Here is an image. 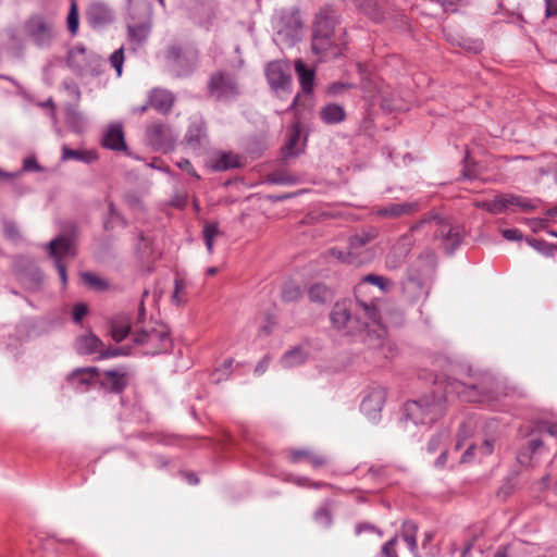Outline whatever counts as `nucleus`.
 Returning a JSON list of instances; mask_svg holds the SVG:
<instances>
[{"mask_svg":"<svg viewBox=\"0 0 557 557\" xmlns=\"http://www.w3.org/2000/svg\"><path fill=\"white\" fill-rule=\"evenodd\" d=\"M288 459L293 463L307 460L314 469L323 467L327 463V458L325 456L315 454L309 449H290L288 451Z\"/></svg>","mask_w":557,"mask_h":557,"instance_id":"25","label":"nucleus"},{"mask_svg":"<svg viewBox=\"0 0 557 557\" xmlns=\"http://www.w3.org/2000/svg\"><path fill=\"white\" fill-rule=\"evenodd\" d=\"M176 136L172 129L162 123H153L147 127L146 140L148 145L157 150H165L173 146Z\"/></svg>","mask_w":557,"mask_h":557,"instance_id":"13","label":"nucleus"},{"mask_svg":"<svg viewBox=\"0 0 557 557\" xmlns=\"http://www.w3.org/2000/svg\"><path fill=\"white\" fill-rule=\"evenodd\" d=\"M494 442L490 440H485L480 446L470 445L463 455L461 456V462H470L476 454L481 456H487L493 453Z\"/></svg>","mask_w":557,"mask_h":557,"instance_id":"37","label":"nucleus"},{"mask_svg":"<svg viewBox=\"0 0 557 557\" xmlns=\"http://www.w3.org/2000/svg\"><path fill=\"white\" fill-rule=\"evenodd\" d=\"M233 364V359H226L222 367L220 369H218L214 373V376H216L215 381L219 382L221 381L222 379L224 377H227L230 375V372H231V367Z\"/></svg>","mask_w":557,"mask_h":557,"instance_id":"57","label":"nucleus"},{"mask_svg":"<svg viewBox=\"0 0 557 557\" xmlns=\"http://www.w3.org/2000/svg\"><path fill=\"white\" fill-rule=\"evenodd\" d=\"M367 284L375 285L383 292H388L393 287V282L391 280L376 274H368L356 287V296H359Z\"/></svg>","mask_w":557,"mask_h":557,"instance_id":"36","label":"nucleus"},{"mask_svg":"<svg viewBox=\"0 0 557 557\" xmlns=\"http://www.w3.org/2000/svg\"><path fill=\"white\" fill-rule=\"evenodd\" d=\"M379 310L373 301H337L330 313L332 326L343 335L354 336L366 331L362 342L369 351V360L377 366L393 359L397 349L387 338L386 330L377 323Z\"/></svg>","mask_w":557,"mask_h":557,"instance_id":"1","label":"nucleus"},{"mask_svg":"<svg viewBox=\"0 0 557 557\" xmlns=\"http://www.w3.org/2000/svg\"><path fill=\"white\" fill-rule=\"evenodd\" d=\"M412 233L410 230L393 245L385 258V264L388 269H398L405 262L413 245Z\"/></svg>","mask_w":557,"mask_h":557,"instance_id":"15","label":"nucleus"},{"mask_svg":"<svg viewBox=\"0 0 557 557\" xmlns=\"http://www.w3.org/2000/svg\"><path fill=\"white\" fill-rule=\"evenodd\" d=\"M133 342L141 348L144 355L154 356L168 352L172 348V341L163 327L136 330Z\"/></svg>","mask_w":557,"mask_h":557,"instance_id":"9","label":"nucleus"},{"mask_svg":"<svg viewBox=\"0 0 557 557\" xmlns=\"http://www.w3.org/2000/svg\"><path fill=\"white\" fill-rule=\"evenodd\" d=\"M238 166H240V161L232 152H222L212 160V169L215 171H227Z\"/></svg>","mask_w":557,"mask_h":557,"instance_id":"35","label":"nucleus"},{"mask_svg":"<svg viewBox=\"0 0 557 557\" xmlns=\"http://www.w3.org/2000/svg\"><path fill=\"white\" fill-rule=\"evenodd\" d=\"M398 543V534H395L391 540L385 542L380 552V557H398L396 545Z\"/></svg>","mask_w":557,"mask_h":557,"instance_id":"46","label":"nucleus"},{"mask_svg":"<svg viewBox=\"0 0 557 557\" xmlns=\"http://www.w3.org/2000/svg\"><path fill=\"white\" fill-rule=\"evenodd\" d=\"M54 265L58 270L60 280L62 281L63 284H65L67 281L65 265L60 260L54 261Z\"/></svg>","mask_w":557,"mask_h":557,"instance_id":"62","label":"nucleus"},{"mask_svg":"<svg viewBox=\"0 0 557 557\" xmlns=\"http://www.w3.org/2000/svg\"><path fill=\"white\" fill-rule=\"evenodd\" d=\"M445 393L470 403L493 400L497 398L496 380L490 372L469 369L461 379L449 380Z\"/></svg>","mask_w":557,"mask_h":557,"instance_id":"2","label":"nucleus"},{"mask_svg":"<svg viewBox=\"0 0 557 557\" xmlns=\"http://www.w3.org/2000/svg\"><path fill=\"white\" fill-rule=\"evenodd\" d=\"M418 525L412 520H406L403 522L399 534L401 539L407 543L413 557H420L417 543Z\"/></svg>","mask_w":557,"mask_h":557,"instance_id":"28","label":"nucleus"},{"mask_svg":"<svg viewBox=\"0 0 557 557\" xmlns=\"http://www.w3.org/2000/svg\"><path fill=\"white\" fill-rule=\"evenodd\" d=\"M67 64L78 75H94L98 73L99 58L77 45L69 51Z\"/></svg>","mask_w":557,"mask_h":557,"instance_id":"11","label":"nucleus"},{"mask_svg":"<svg viewBox=\"0 0 557 557\" xmlns=\"http://www.w3.org/2000/svg\"><path fill=\"white\" fill-rule=\"evenodd\" d=\"M75 347L79 355H94L99 354L103 343L94 333H87L77 337Z\"/></svg>","mask_w":557,"mask_h":557,"instance_id":"26","label":"nucleus"},{"mask_svg":"<svg viewBox=\"0 0 557 557\" xmlns=\"http://www.w3.org/2000/svg\"><path fill=\"white\" fill-rule=\"evenodd\" d=\"M274 28L280 42L293 46L301 37L302 23L297 12H290L274 21Z\"/></svg>","mask_w":557,"mask_h":557,"instance_id":"12","label":"nucleus"},{"mask_svg":"<svg viewBox=\"0 0 557 557\" xmlns=\"http://www.w3.org/2000/svg\"><path fill=\"white\" fill-rule=\"evenodd\" d=\"M536 432L542 437L550 436L557 440V424L550 422H541L536 426Z\"/></svg>","mask_w":557,"mask_h":557,"instance_id":"50","label":"nucleus"},{"mask_svg":"<svg viewBox=\"0 0 557 557\" xmlns=\"http://www.w3.org/2000/svg\"><path fill=\"white\" fill-rule=\"evenodd\" d=\"M199 51L191 46L172 45L165 52V61L177 77L189 75L197 66Z\"/></svg>","mask_w":557,"mask_h":557,"instance_id":"7","label":"nucleus"},{"mask_svg":"<svg viewBox=\"0 0 557 557\" xmlns=\"http://www.w3.org/2000/svg\"><path fill=\"white\" fill-rule=\"evenodd\" d=\"M299 140H300V132H299L298 126H295L290 131L287 141L284 147V153L286 157H294L299 153V150L297 148Z\"/></svg>","mask_w":557,"mask_h":557,"instance_id":"40","label":"nucleus"},{"mask_svg":"<svg viewBox=\"0 0 557 557\" xmlns=\"http://www.w3.org/2000/svg\"><path fill=\"white\" fill-rule=\"evenodd\" d=\"M184 143L194 152L199 151L207 144V128L202 121L193 122L184 137Z\"/></svg>","mask_w":557,"mask_h":557,"instance_id":"17","label":"nucleus"},{"mask_svg":"<svg viewBox=\"0 0 557 557\" xmlns=\"http://www.w3.org/2000/svg\"><path fill=\"white\" fill-rule=\"evenodd\" d=\"M150 22H143L140 24H127V38L133 50L141 47L147 41L150 35Z\"/></svg>","mask_w":557,"mask_h":557,"instance_id":"24","label":"nucleus"},{"mask_svg":"<svg viewBox=\"0 0 557 557\" xmlns=\"http://www.w3.org/2000/svg\"><path fill=\"white\" fill-rule=\"evenodd\" d=\"M267 82L276 97L285 98L292 92L293 76L288 61L274 60L264 69Z\"/></svg>","mask_w":557,"mask_h":557,"instance_id":"8","label":"nucleus"},{"mask_svg":"<svg viewBox=\"0 0 557 557\" xmlns=\"http://www.w3.org/2000/svg\"><path fill=\"white\" fill-rule=\"evenodd\" d=\"M41 171H42V168L37 162L36 158L35 157H28V158H26L24 160L23 168H22V170L20 172L22 174L23 172H41Z\"/></svg>","mask_w":557,"mask_h":557,"instance_id":"56","label":"nucleus"},{"mask_svg":"<svg viewBox=\"0 0 557 557\" xmlns=\"http://www.w3.org/2000/svg\"><path fill=\"white\" fill-rule=\"evenodd\" d=\"M109 60H110L111 66L115 70L116 75L120 77L122 75L123 63H124V49H123V47L116 49L110 55Z\"/></svg>","mask_w":557,"mask_h":557,"instance_id":"47","label":"nucleus"},{"mask_svg":"<svg viewBox=\"0 0 557 557\" xmlns=\"http://www.w3.org/2000/svg\"><path fill=\"white\" fill-rule=\"evenodd\" d=\"M102 146L117 151L126 149L122 124L113 123L107 128L102 137Z\"/></svg>","mask_w":557,"mask_h":557,"instance_id":"20","label":"nucleus"},{"mask_svg":"<svg viewBox=\"0 0 557 557\" xmlns=\"http://www.w3.org/2000/svg\"><path fill=\"white\" fill-rule=\"evenodd\" d=\"M377 236V232L375 228H369V230H362L361 232L352 235L349 238V246L347 256L351 257L355 256L357 259L360 258V250L366 247L368 244H370L372 240H374ZM364 261L368 260V257L363 258Z\"/></svg>","mask_w":557,"mask_h":557,"instance_id":"19","label":"nucleus"},{"mask_svg":"<svg viewBox=\"0 0 557 557\" xmlns=\"http://www.w3.org/2000/svg\"><path fill=\"white\" fill-rule=\"evenodd\" d=\"M101 384L111 392L121 393L127 385L125 369L120 368L106 371Z\"/></svg>","mask_w":557,"mask_h":557,"instance_id":"22","label":"nucleus"},{"mask_svg":"<svg viewBox=\"0 0 557 557\" xmlns=\"http://www.w3.org/2000/svg\"><path fill=\"white\" fill-rule=\"evenodd\" d=\"M544 437L540 435V437H532L529 441V448L532 453L536 451L543 444H544Z\"/></svg>","mask_w":557,"mask_h":557,"instance_id":"63","label":"nucleus"},{"mask_svg":"<svg viewBox=\"0 0 557 557\" xmlns=\"http://www.w3.org/2000/svg\"><path fill=\"white\" fill-rule=\"evenodd\" d=\"M417 209V203L405 202V203H392L377 211L380 216L398 218L400 215L410 214Z\"/></svg>","mask_w":557,"mask_h":557,"instance_id":"33","label":"nucleus"},{"mask_svg":"<svg viewBox=\"0 0 557 557\" xmlns=\"http://www.w3.org/2000/svg\"><path fill=\"white\" fill-rule=\"evenodd\" d=\"M268 367H269V359H268V357H264V358H262V359L258 362V364L256 366V368H255V373H256V374H258V375H260V374H262V373H264V372H265V370L268 369Z\"/></svg>","mask_w":557,"mask_h":557,"instance_id":"64","label":"nucleus"},{"mask_svg":"<svg viewBox=\"0 0 557 557\" xmlns=\"http://www.w3.org/2000/svg\"><path fill=\"white\" fill-rule=\"evenodd\" d=\"M209 96L218 101L236 98L240 90L237 78L228 72L219 71L211 74L208 81Z\"/></svg>","mask_w":557,"mask_h":557,"instance_id":"10","label":"nucleus"},{"mask_svg":"<svg viewBox=\"0 0 557 557\" xmlns=\"http://www.w3.org/2000/svg\"><path fill=\"white\" fill-rule=\"evenodd\" d=\"M475 206L493 214L503 213L508 209L507 194L497 195L491 200L479 201Z\"/></svg>","mask_w":557,"mask_h":557,"instance_id":"32","label":"nucleus"},{"mask_svg":"<svg viewBox=\"0 0 557 557\" xmlns=\"http://www.w3.org/2000/svg\"><path fill=\"white\" fill-rule=\"evenodd\" d=\"M360 8L366 14H368L374 21H381L383 14L379 11L376 2L374 0H361Z\"/></svg>","mask_w":557,"mask_h":557,"instance_id":"45","label":"nucleus"},{"mask_svg":"<svg viewBox=\"0 0 557 557\" xmlns=\"http://www.w3.org/2000/svg\"><path fill=\"white\" fill-rule=\"evenodd\" d=\"M129 351L127 349H125L124 347H121V348H112V347H109V348H104L101 347V350L99 351V356H98V359H108V358H113V357H117V356H121V355H128Z\"/></svg>","mask_w":557,"mask_h":557,"instance_id":"54","label":"nucleus"},{"mask_svg":"<svg viewBox=\"0 0 557 557\" xmlns=\"http://www.w3.org/2000/svg\"><path fill=\"white\" fill-rule=\"evenodd\" d=\"M67 29L72 36H75L78 32L79 26V15L76 2L71 3V8L66 18Z\"/></svg>","mask_w":557,"mask_h":557,"instance_id":"41","label":"nucleus"},{"mask_svg":"<svg viewBox=\"0 0 557 557\" xmlns=\"http://www.w3.org/2000/svg\"><path fill=\"white\" fill-rule=\"evenodd\" d=\"M404 293L409 297L410 300L416 301L423 296L428 295L423 283L413 276H409L403 285Z\"/></svg>","mask_w":557,"mask_h":557,"instance_id":"34","label":"nucleus"},{"mask_svg":"<svg viewBox=\"0 0 557 557\" xmlns=\"http://www.w3.org/2000/svg\"><path fill=\"white\" fill-rule=\"evenodd\" d=\"M429 225L434 228L435 237H441L443 246L448 253L459 246L461 242V233L458 227L451 225L450 221L445 218H441L438 214L430 212L425 214L417 224L411 226V232Z\"/></svg>","mask_w":557,"mask_h":557,"instance_id":"6","label":"nucleus"},{"mask_svg":"<svg viewBox=\"0 0 557 557\" xmlns=\"http://www.w3.org/2000/svg\"><path fill=\"white\" fill-rule=\"evenodd\" d=\"M295 71L298 75L299 84L305 94H310L314 82V71L308 67L301 60L295 61Z\"/></svg>","mask_w":557,"mask_h":557,"instance_id":"30","label":"nucleus"},{"mask_svg":"<svg viewBox=\"0 0 557 557\" xmlns=\"http://www.w3.org/2000/svg\"><path fill=\"white\" fill-rule=\"evenodd\" d=\"M314 520L319 524L327 528L332 524V515L326 507H320L314 513Z\"/></svg>","mask_w":557,"mask_h":557,"instance_id":"52","label":"nucleus"},{"mask_svg":"<svg viewBox=\"0 0 557 557\" xmlns=\"http://www.w3.org/2000/svg\"><path fill=\"white\" fill-rule=\"evenodd\" d=\"M184 288H185L184 282L181 278H176L175 283H174V292L172 295V301L177 306L183 305L186 301V298L183 294Z\"/></svg>","mask_w":557,"mask_h":557,"instance_id":"51","label":"nucleus"},{"mask_svg":"<svg viewBox=\"0 0 557 557\" xmlns=\"http://www.w3.org/2000/svg\"><path fill=\"white\" fill-rule=\"evenodd\" d=\"M87 20L92 27H101L113 21V13L108 5L96 2L88 8Z\"/></svg>","mask_w":557,"mask_h":557,"instance_id":"21","label":"nucleus"},{"mask_svg":"<svg viewBox=\"0 0 557 557\" xmlns=\"http://www.w3.org/2000/svg\"><path fill=\"white\" fill-rule=\"evenodd\" d=\"M218 223H206L202 228V237L209 253L213 251L214 239L220 236Z\"/></svg>","mask_w":557,"mask_h":557,"instance_id":"39","label":"nucleus"},{"mask_svg":"<svg viewBox=\"0 0 557 557\" xmlns=\"http://www.w3.org/2000/svg\"><path fill=\"white\" fill-rule=\"evenodd\" d=\"M508 198V208L509 207H517L520 211L523 212H530L537 208V200L530 199L527 197L513 195V194H507Z\"/></svg>","mask_w":557,"mask_h":557,"instance_id":"38","label":"nucleus"},{"mask_svg":"<svg viewBox=\"0 0 557 557\" xmlns=\"http://www.w3.org/2000/svg\"><path fill=\"white\" fill-rule=\"evenodd\" d=\"M545 1V16L552 17L557 15V0H544Z\"/></svg>","mask_w":557,"mask_h":557,"instance_id":"60","label":"nucleus"},{"mask_svg":"<svg viewBox=\"0 0 557 557\" xmlns=\"http://www.w3.org/2000/svg\"><path fill=\"white\" fill-rule=\"evenodd\" d=\"M87 311L88 309L85 304H76L73 308V320L77 323L81 322Z\"/></svg>","mask_w":557,"mask_h":557,"instance_id":"58","label":"nucleus"},{"mask_svg":"<svg viewBox=\"0 0 557 557\" xmlns=\"http://www.w3.org/2000/svg\"><path fill=\"white\" fill-rule=\"evenodd\" d=\"M174 95L165 89L154 88L149 95V104L160 113H168L174 103Z\"/></svg>","mask_w":557,"mask_h":557,"instance_id":"23","label":"nucleus"},{"mask_svg":"<svg viewBox=\"0 0 557 557\" xmlns=\"http://www.w3.org/2000/svg\"><path fill=\"white\" fill-rule=\"evenodd\" d=\"M99 379V370L95 367L81 368L69 374L67 381L78 391H86Z\"/></svg>","mask_w":557,"mask_h":557,"instance_id":"18","label":"nucleus"},{"mask_svg":"<svg viewBox=\"0 0 557 557\" xmlns=\"http://www.w3.org/2000/svg\"><path fill=\"white\" fill-rule=\"evenodd\" d=\"M327 294V289L322 285H314L308 292L310 300L315 302L325 301Z\"/></svg>","mask_w":557,"mask_h":557,"instance_id":"49","label":"nucleus"},{"mask_svg":"<svg viewBox=\"0 0 557 557\" xmlns=\"http://www.w3.org/2000/svg\"><path fill=\"white\" fill-rule=\"evenodd\" d=\"M386 400V389L382 386L370 388L363 397L360 410L370 419L377 420Z\"/></svg>","mask_w":557,"mask_h":557,"instance_id":"14","label":"nucleus"},{"mask_svg":"<svg viewBox=\"0 0 557 557\" xmlns=\"http://www.w3.org/2000/svg\"><path fill=\"white\" fill-rule=\"evenodd\" d=\"M131 332V321L129 318L125 314L115 315L110 323V333L112 338L120 343L122 342Z\"/></svg>","mask_w":557,"mask_h":557,"instance_id":"29","label":"nucleus"},{"mask_svg":"<svg viewBox=\"0 0 557 557\" xmlns=\"http://www.w3.org/2000/svg\"><path fill=\"white\" fill-rule=\"evenodd\" d=\"M308 349L305 346H297L286 351L280 362L284 369H290L302 364L308 358Z\"/></svg>","mask_w":557,"mask_h":557,"instance_id":"27","label":"nucleus"},{"mask_svg":"<svg viewBox=\"0 0 557 557\" xmlns=\"http://www.w3.org/2000/svg\"><path fill=\"white\" fill-rule=\"evenodd\" d=\"M3 231H4L5 236L9 239L15 240V239L20 238L18 228H17L16 224L12 221H9V220L3 221Z\"/></svg>","mask_w":557,"mask_h":557,"instance_id":"55","label":"nucleus"},{"mask_svg":"<svg viewBox=\"0 0 557 557\" xmlns=\"http://www.w3.org/2000/svg\"><path fill=\"white\" fill-rule=\"evenodd\" d=\"M82 280L86 285L96 289H101L106 286V283L101 278L90 272L82 273Z\"/></svg>","mask_w":557,"mask_h":557,"instance_id":"53","label":"nucleus"},{"mask_svg":"<svg viewBox=\"0 0 557 557\" xmlns=\"http://www.w3.org/2000/svg\"><path fill=\"white\" fill-rule=\"evenodd\" d=\"M446 410V397L426 395L418 400L406 403L404 418L414 424H431L438 420Z\"/></svg>","mask_w":557,"mask_h":557,"instance_id":"4","label":"nucleus"},{"mask_svg":"<svg viewBox=\"0 0 557 557\" xmlns=\"http://www.w3.org/2000/svg\"><path fill=\"white\" fill-rule=\"evenodd\" d=\"M335 21L326 15H318L313 25L311 49L321 59L336 58L342 48L333 41Z\"/></svg>","mask_w":557,"mask_h":557,"instance_id":"5","label":"nucleus"},{"mask_svg":"<svg viewBox=\"0 0 557 557\" xmlns=\"http://www.w3.org/2000/svg\"><path fill=\"white\" fill-rule=\"evenodd\" d=\"M49 256L54 260H60L62 262L65 258H72L75 256V247L74 240L65 235H61L54 239H52L48 244Z\"/></svg>","mask_w":557,"mask_h":557,"instance_id":"16","label":"nucleus"},{"mask_svg":"<svg viewBox=\"0 0 557 557\" xmlns=\"http://www.w3.org/2000/svg\"><path fill=\"white\" fill-rule=\"evenodd\" d=\"M269 182L275 185H294L297 178L285 172H274L269 175Z\"/></svg>","mask_w":557,"mask_h":557,"instance_id":"44","label":"nucleus"},{"mask_svg":"<svg viewBox=\"0 0 557 557\" xmlns=\"http://www.w3.org/2000/svg\"><path fill=\"white\" fill-rule=\"evenodd\" d=\"M503 236L507 240H521L522 239V233L518 228L504 230Z\"/></svg>","mask_w":557,"mask_h":557,"instance_id":"59","label":"nucleus"},{"mask_svg":"<svg viewBox=\"0 0 557 557\" xmlns=\"http://www.w3.org/2000/svg\"><path fill=\"white\" fill-rule=\"evenodd\" d=\"M443 437H446L445 434H438L434 437L431 438V441L429 442V445H428V450L430 453H434L437 450L438 446H440V443H441V440Z\"/></svg>","mask_w":557,"mask_h":557,"instance_id":"61","label":"nucleus"},{"mask_svg":"<svg viewBox=\"0 0 557 557\" xmlns=\"http://www.w3.org/2000/svg\"><path fill=\"white\" fill-rule=\"evenodd\" d=\"M24 38L38 49H50L58 37L55 18L50 14L34 13L22 25Z\"/></svg>","mask_w":557,"mask_h":557,"instance_id":"3","label":"nucleus"},{"mask_svg":"<svg viewBox=\"0 0 557 557\" xmlns=\"http://www.w3.org/2000/svg\"><path fill=\"white\" fill-rule=\"evenodd\" d=\"M91 156L88 152L81 151V150H73L69 148L67 146H63L62 148V160H77V161H84V162H90Z\"/></svg>","mask_w":557,"mask_h":557,"instance_id":"42","label":"nucleus"},{"mask_svg":"<svg viewBox=\"0 0 557 557\" xmlns=\"http://www.w3.org/2000/svg\"><path fill=\"white\" fill-rule=\"evenodd\" d=\"M331 257L337 259L338 261L349 263V264H359L364 261V259H357L355 256L348 257L347 251L344 252L337 248H332L329 250Z\"/></svg>","mask_w":557,"mask_h":557,"instance_id":"48","label":"nucleus"},{"mask_svg":"<svg viewBox=\"0 0 557 557\" xmlns=\"http://www.w3.org/2000/svg\"><path fill=\"white\" fill-rule=\"evenodd\" d=\"M320 117L325 124H338L346 117L345 110L337 103H329L321 108Z\"/></svg>","mask_w":557,"mask_h":557,"instance_id":"31","label":"nucleus"},{"mask_svg":"<svg viewBox=\"0 0 557 557\" xmlns=\"http://www.w3.org/2000/svg\"><path fill=\"white\" fill-rule=\"evenodd\" d=\"M301 297V289L299 286L288 283L283 286L282 299L285 302H295Z\"/></svg>","mask_w":557,"mask_h":557,"instance_id":"43","label":"nucleus"}]
</instances>
